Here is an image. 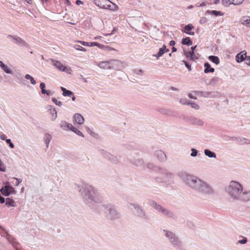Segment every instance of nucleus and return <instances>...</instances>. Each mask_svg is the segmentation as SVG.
<instances>
[{"instance_id": "nucleus-1", "label": "nucleus", "mask_w": 250, "mask_h": 250, "mask_svg": "<svg viewBox=\"0 0 250 250\" xmlns=\"http://www.w3.org/2000/svg\"><path fill=\"white\" fill-rule=\"evenodd\" d=\"M177 175L190 188L199 193L210 195L214 192L212 187L208 182L198 177L190 175L185 171L178 172Z\"/></svg>"}, {"instance_id": "nucleus-2", "label": "nucleus", "mask_w": 250, "mask_h": 250, "mask_svg": "<svg viewBox=\"0 0 250 250\" xmlns=\"http://www.w3.org/2000/svg\"><path fill=\"white\" fill-rule=\"evenodd\" d=\"M75 186L76 189L80 193L86 204L90 205L101 201L97 190L92 186L84 183L77 184Z\"/></svg>"}, {"instance_id": "nucleus-3", "label": "nucleus", "mask_w": 250, "mask_h": 250, "mask_svg": "<svg viewBox=\"0 0 250 250\" xmlns=\"http://www.w3.org/2000/svg\"><path fill=\"white\" fill-rule=\"evenodd\" d=\"M225 190L230 201H237L241 200L243 187L238 181H230L225 187Z\"/></svg>"}, {"instance_id": "nucleus-4", "label": "nucleus", "mask_w": 250, "mask_h": 250, "mask_svg": "<svg viewBox=\"0 0 250 250\" xmlns=\"http://www.w3.org/2000/svg\"><path fill=\"white\" fill-rule=\"evenodd\" d=\"M163 231L165 233V236L174 248L180 249L182 248L183 246L182 241L174 232L165 229H163Z\"/></svg>"}, {"instance_id": "nucleus-5", "label": "nucleus", "mask_w": 250, "mask_h": 250, "mask_svg": "<svg viewBox=\"0 0 250 250\" xmlns=\"http://www.w3.org/2000/svg\"><path fill=\"white\" fill-rule=\"evenodd\" d=\"M93 3L100 8L111 11H117L118 6L109 0H94Z\"/></svg>"}, {"instance_id": "nucleus-6", "label": "nucleus", "mask_w": 250, "mask_h": 250, "mask_svg": "<svg viewBox=\"0 0 250 250\" xmlns=\"http://www.w3.org/2000/svg\"><path fill=\"white\" fill-rule=\"evenodd\" d=\"M101 209L106 214L107 217L111 220L118 219L120 217V215L114 206L111 204L103 205Z\"/></svg>"}, {"instance_id": "nucleus-7", "label": "nucleus", "mask_w": 250, "mask_h": 250, "mask_svg": "<svg viewBox=\"0 0 250 250\" xmlns=\"http://www.w3.org/2000/svg\"><path fill=\"white\" fill-rule=\"evenodd\" d=\"M150 205L153 208H155L158 212L161 213L163 215L171 218H175V216L173 212L157 204L156 202L151 201Z\"/></svg>"}, {"instance_id": "nucleus-8", "label": "nucleus", "mask_w": 250, "mask_h": 250, "mask_svg": "<svg viewBox=\"0 0 250 250\" xmlns=\"http://www.w3.org/2000/svg\"><path fill=\"white\" fill-rule=\"evenodd\" d=\"M53 65L60 71L65 72L68 74L71 73V69L70 67L63 65L60 62L53 59H50Z\"/></svg>"}, {"instance_id": "nucleus-9", "label": "nucleus", "mask_w": 250, "mask_h": 250, "mask_svg": "<svg viewBox=\"0 0 250 250\" xmlns=\"http://www.w3.org/2000/svg\"><path fill=\"white\" fill-rule=\"evenodd\" d=\"M127 207L130 210L132 209V208L135 209L136 215L141 217L145 216L144 211L138 205L130 203L127 204Z\"/></svg>"}, {"instance_id": "nucleus-10", "label": "nucleus", "mask_w": 250, "mask_h": 250, "mask_svg": "<svg viewBox=\"0 0 250 250\" xmlns=\"http://www.w3.org/2000/svg\"><path fill=\"white\" fill-rule=\"evenodd\" d=\"M7 38L11 40L13 43L14 44L24 47H27L28 46V44L19 37L8 35L7 36Z\"/></svg>"}, {"instance_id": "nucleus-11", "label": "nucleus", "mask_w": 250, "mask_h": 250, "mask_svg": "<svg viewBox=\"0 0 250 250\" xmlns=\"http://www.w3.org/2000/svg\"><path fill=\"white\" fill-rule=\"evenodd\" d=\"M125 63L118 60H110V69H120L125 66Z\"/></svg>"}, {"instance_id": "nucleus-12", "label": "nucleus", "mask_w": 250, "mask_h": 250, "mask_svg": "<svg viewBox=\"0 0 250 250\" xmlns=\"http://www.w3.org/2000/svg\"><path fill=\"white\" fill-rule=\"evenodd\" d=\"M0 191L2 195L5 196H8L12 193L16 194L14 188L9 185H6L1 188Z\"/></svg>"}, {"instance_id": "nucleus-13", "label": "nucleus", "mask_w": 250, "mask_h": 250, "mask_svg": "<svg viewBox=\"0 0 250 250\" xmlns=\"http://www.w3.org/2000/svg\"><path fill=\"white\" fill-rule=\"evenodd\" d=\"M193 93L197 94L198 96L206 98H213L215 97L214 93L211 92L194 91Z\"/></svg>"}, {"instance_id": "nucleus-14", "label": "nucleus", "mask_w": 250, "mask_h": 250, "mask_svg": "<svg viewBox=\"0 0 250 250\" xmlns=\"http://www.w3.org/2000/svg\"><path fill=\"white\" fill-rule=\"evenodd\" d=\"M73 121L74 124L82 125L83 124L84 119L81 114L76 113L73 116Z\"/></svg>"}, {"instance_id": "nucleus-15", "label": "nucleus", "mask_w": 250, "mask_h": 250, "mask_svg": "<svg viewBox=\"0 0 250 250\" xmlns=\"http://www.w3.org/2000/svg\"><path fill=\"white\" fill-rule=\"evenodd\" d=\"M46 109L49 111V113L51 115V120L53 121H55L57 118V112L55 108L51 105H48Z\"/></svg>"}, {"instance_id": "nucleus-16", "label": "nucleus", "mask_w": 250, "mask_h": 250, "mask_svg": "<svg viewBox=\"0 0 250 250\" xmlns=\"http://www.w3.org/2000/svg\"><path fill=\"white\" fill-rule=\"evenodd\" d=\"M155 155L158 159L161 162H165L167 160V156L165 152L161 150H157L155 151Z\"/></svg>"}, {"instance_id": "nucleus-17", "label": "nucleus", "mask_w": 250, "mask_h": 250, "mask_svg": "<svg viewBox=\"0 0 250 250\" xmlns=\"http://www.w3.org/2000/svg\"><path fill=\"white\" fill-rule=\"evenodd\" d=\"M247 57L246 51H243L236 55L235 60L238 63H240L243 61H246Z\"/></svg>"}, {"instance_id": "nucleus-18", "label": "nucleus", "mask_w": 250, "mask_h": 250, "mask_svg": "<svg viewBox=\"0 0 250 250\" xmlns=\"http://www.w3.org/2000/svg\"><path fill=\"white\" fill-rule=\"evenodd\" d=\"M60 127L65 131L70 130L73 125L65 121H62L60 123Z\"/></svg>"}, {"instance_id": "nucleus-19", "label": "nucleus", "mask_w": 250, "mask_h": 250, "mask_svg": "<svg viewBox=\"0 0 250 250\" xmlns=\"http://www.w3.org/2000/svg\"><path fill=\"white\" fill-rule=\"evenodd\" d=\"M189 123L195 125L202 126L204 125V121L197 118L191 117L189 119Z\"/></svg>"}, {"instance_id": "nucleus-20", "label": "nucleus", "mask_w": 250, "mask_h": 250, "mask_svg": "<svg viewBox=\"0 0 250 250\" xmlns=\"http://www.w3.org/2000/svg\"><path fill=\"white\" fill-rule=\"evenodd\" d=\"M240 22L243 25L250 27V17L247 16H243L240 19Z\"/></svg>"}, {"instance_id": "nucleus-21", "label": "nucleus", "mask_w": 250, "mask_h": 250, "mask_svg": "<svg viewBox=\"0 0 250 250\" xmlns=\"http://www.w3.org/2000/svg\"><path fill=\"white\" fill-rule=\"evenodd\" d=\"M104 157L110 160L111 162L114 164H116L118 162L117 157L109 153H105Z\"/></svg>"}, {"instance_id": "nucleus-22", "label": "nucleus", "mask_w": 250, "mask_h": 250, "mask_svg": "<svg viewBox=\"0 0 250 250\" xmlns=\"http://www.w3.org/2000/svg\"><path fill=\"white\" fill-rule=\"evenodd\" d=\"M205 155L209 158L216 159L217 156L215 152L210 151L208 149H205L204 150Z\"/></svg>"}, {"instance_id": "nucleus-23", "label": "nucleus", "mask_w": 250, "mask_h": 250, "mask_svg": "<svg viewBox=\"0 0 250 250\" xmlns=\"http://www.w3.org/2000/svg\"><path fill=\"white\" fill-rule=\"evenodd\" d=\"M52 135L48 133H45L44 134L43 140L47 148L49 146V145L52 139Z\"/></svg>"}, {"instance_id": "nucleus-24", "label": "nucleus", "mask_w": 250, "mask_h": 250, "mask_svg": "<svg viewBox=\"0 0 250 250\" xmlns=\"http://www.w3.org/2000/svg\"><path fill=\"white\" fill-rule=\"evenodd\" d=\"M0 67L3 71L7 74H12V73L11 69L1 61H0Z\"/></svg>"}, {"instance_id": "nucleus-25", "label": "nucleus", "mask_w": 250, "mask_h": 250, "mask_svg": "<svg viewBox=\"0 0 250 250\" xmlns=\"http://www.w3.org/2000/svg\"><path fill=\"white\" fill-rule=\"evenodd\" d=\"M98 65L101 68L110 69V61L101 62Z\"/></svg>"}, {"instance_id": "nucleus-26", "label": "nucleus", "mask_w": 250, "mask_h": 250, "mask_svg": "<svg viewBox=\"0 0 250 250\" xmlns=\"http://www.w3.org/2000/svg\"><path fill=\"white\" fill-rule=\"evenodd\" d=\"M173 177H174V175L173 173H172L171 172H166L164 175V177L163 178H164L163 181L164 182L169 181L170 180H171L172 179H173Z\"/></svg>"}, {"instance_id": "nucleus-27", "label": "nucleus", "mask_w": 250, "mask_h": 250, "mask_svg": "<svg viewBox=\"0 0 250 250\" xmlns=\"http://www.w3.org/2000/svg\"><path fill=\"white\" fill-rule=\"evenodd\" d=\"M5 202L6 205L8 207H15L16 206V202L10 198H7Z\"/></svg>"}, {"instance_id": "nucleus-28", "label": "nucleus", "mask_w": 250, "mask_h": 250, "mask_svg": "<svg viewBox=\"0 0 250 250\" xmlns=\"http://www.w3.org/2000/svg\"><path fill=\"white\" fill-rule=\"evenodd\" d=\"M61 89L63 92L62 95L63 96L71 97V96L73 95V93L71 91L67 90L64 87H61Z\"/></svg>"}, {"instance_id": "nucleus-29", "label": "nucleus", "mask_w": 250, "mask_h": 250, "mask_svg": "<svg viewBox=\"0 0 250 250\" xmlns=\"http://www.w3.org/2000/svg\"><path fill=\"white\" fill-rule=\"evenodd\" d=\"M204 66L205 67L204 72L206 73L208 72H213L214 71V69L213 68H211L210 67V65L208 62H206L204 64Z\"/></svg>"}, {"instance_id": "nucleus-30", "label": "nucleus", "mask_w": 250, "mask_h": 250, "mask_svg": "<svg viewBox=\"0 0 250 250\" xmlns=\"http://www.w3.org/2000/svg\"><path fill=\"white\" fill-rule=\"evenodd\" d=\"M165 49H166V45H164L162 46V47H161L159 49V52H158V53L154 56L155 57H156L157 59L159 58L165 53Z\"/></svg>"}, {"instance_id": "nucleus-31", "label": "nucleus", "mask_w": 250, "mask_h": 250, "mask_svg": "<svg viewBox=\"0 0 250 250\" xmlns=\"http://www.w3.org/2000/svg\"><path fill=\"white\" fill-rule=\"evenodd\" d=\"M185 54L187 57H189L192 60H194L197 59V57L193 51L189 52H185Z\"/></svg>"}, {"instance_id": "nucleus-32", "label": "nucleus", "mask_w": 250, "mask_h": 250, "mask_svg": "<svg viewBox=\"0 0 250 250\" xmlns=\"http://www.w3.org/2000/svg\"><path fill=\"white\" fill-rule=\"evenodd\" d=\"M182 43L184 45H187L188 46H190L192 44V42L190 40L189 37H187L186 38H184L182 40Z\"/></svg>"}, {"instance_id": "nucleus-33", "label": "nucleus", "mask_w": 250, "mask_h": 250, "mask_svg": "<svg viewBox=\"0 0 250 250\" xmlns=\"http://www.w3.org/2000/svg\"><path fill=\"white\" fill-rule=\"evenodd\" d=\"M70 130L77 134L78 136H81L82 137H84L83 134L73 125L72 126V127L71 128Z\"/></svg>"}, {"instance_id": "nucleus-34", "label": "nucleus", "mask_w": 250, "mask_h": 250, "mask_svg": "<svg viewBox=\"0 0 250 250\" xmlns=\"http://www.w3.org/2000/svg\"><path fill=\"white\" fill-rule=\"evenodd\" d=\"M210 61L215 63L216 64H218L220 62L219 58L217 56H210L208 57Z\"/></svg>"}, {"instance_id": "nucleus-35", "label": "nucleus", "mask_w": 250, "mask_h": 250, "mask_svg": "<svg viewBox=\"0 0 250 250\" xmlns=\"http://www.w3.org/2000/svg\"><path fill=\"white\" fill-rule=\"evenodd\" d=\"M207 13L211 14L215 16H222L223 15V13H222L221 11H216V10H212V11H209L208 10L207 12Z\"/></svg>"}, {"instance_id": "nucleus-36", "label": "nucleus", "mask_w": 250, "mask_h": 250, "mask_svg": "<svg viewBox=\"0 0 250 250\" xmlns=\"http://www.w3.org/2000/svg\"><path fill=\"white\" fill-rule=\"evenodd\" d=\"M133 164L136 166H141L143 165L144 161L142 159H137L134 160Z\"/></svg>"}, {"instance_id": "nucleus-37", "label": "nucleus", "mask_w": 250, "mask_h": 250, "mask_svg": "<svg viewBox=\"0 0 250 250\" xmlns=\"http://www.w3.org/2000/svg\"><path fill=\"white\" fill-rule=\"evenodd\" d=\"M205 83L207 85H213L216 84V79H205Z\"/></svg>"}, {"instance_id": "nucleus-38", "label": "nucleus", "mask_w": 250, "mask_h": 250, "mask_svg": "<svg viewBox=\"0 0 250 250\" xmlns=\"http://www.w3.org/2000/svg\"><path fill=\"white\" fill-rule=\"evenodd\" d=\"M179 102L184 105H189V103H190V101L188 100L186 98H182L180 100Z\"/></svg>"}, {"instance_id": "nucleus-39", "label": "nucleus", "mask_w": 250, "mask_h": 250, "mask_svg": "<svg viewBox=\"0 0 250 250\" xmlns=\"http://www.w3.org/2000/svg\"><path fill=\"white\" fill-rule=\"evenodd\" d=\"M189 105H190L191 107L192 108L195 109V110H198L200 108V106L196 103L192 102L190 101V103H189Z\"/></svg>"}, {"instance_id": "nucleus-40", "label": "nucleus", "mask_w": 250, "mask_h": 250, "mask_svg": "<svg viewBox=\"0 0 250 250\" xmlns=\"http://www.w3.org/2000/svg\"><path fill=\"white\" fill-rule=\"evenodd\" d=\"M191 153H190V156L192 157H195L197 156L198 151L195 148H191Z\"/></svg>"}, {"instance_id": "nucleus-41", "label": "nucleus", "mask_w": 250, "mask_h": 250, "mask_svg": "<svg viewBox=\"0 0 250 250\" xmlns=\"http://www.w3.org/2000/svg\"><path fill=\"white\" fill-rule=\"evenodd\" d=\"M74 48L77 50H81V51H84V52H85L86 51V49L82 47L80 45H75L74 46H73Z\"/></svg>"}, {"instance_id": "nucleus-42", "label": "nucleus", "mask_w": 250, "mask_h": 250, "mask_svg": "<svg viewBox=\"0 0 250 250\" xmlns=\"http://www.w3.org/2000/svg\"><path fill=\"white\" fill-rule=\"evenodd\" d=\"M98 46L100 48H103L104 46L103 45L100 44L97 42H89V46Z\"/></svg>"}, {"instance_id": "nucleus-43", "label": "nucleus", "mask_w": 250, "mask_h": 250, "mask_svg": "<svg viewBox=\"0 0 250 250\" xmlns=\"http://www.w3.org/2000/svg\"><path fill=\"white\" fill-rule=\"evenodd\" d=\"M40 88L42 90V93L43 94H45L46 92V90L45 89V84L44 83H42L40 84Z\"/></svg>"}, {"instance_id": "nucleus-44", "label": "nucleus", "mask_w": 250, "mask_h": 250, "mask_svg": "<svg viewBox=\"0 0 250 250\" xmlns=\"http://www.w3.org/2000/svg\"><path fill=\"white\" fill-rule=\"evenodd\" d=\"M243 239L242 240H239L238 241V243L241 244H244L246 243L248 241L247 238L246 237L241 236Z\"/></svg>"}, {"instance_id": "nucleus-45", "label": "nucleus", "mask_w": 250, "mask_h": 250, "mask_svg": "<svg viewBox=\"0 0 250 250\" xmlns=\"http://www.w3.org/2000/svg\"><path fill=\"white\" fill-rule=\"evenodd\" d=\"M194 91H192V93H190L188 94V96L189 98L196 100L197 99V96H198L197 94L193 93Z\"/></svg>"}, {"instance_id": "nucleus-46", "label": "nucleus", "mask_w": 250, "mask_h": 250, "mask_svg": "<svg viewBox=\"0 0 250 250\" xmlns=\"http://www.w3.org/2000/svg\"><path fill=\"white\" fill-rule=\"evenodd\" d=\"M244 0H232L231 3L234 5H239L241 4Z\"/></svg>"}, {"instance_id": "nucleus-47", "label": "nucleus", "mask_w": 250, "mask_h": 250, "mask_svg": "<svg viewBox=\"0 0 250 250\" xmlns=\"http://www.w3.org/2000/svg\"><path fill=\"white\" fill-rule=\"evenodd\" d=\"M192 28L193 26L191 24H188L185 26V29L188 31H190Z\"/></svg>"}, {"instance_id": "nucleus-48", "label": "nucleus", "mask_w": 250, "mask_h": 250, "mask_svg": "<svg viewBox=\"0 0 250 250\" xmlns=\"http://www.w3.org/2000/svg\"><path fill=\"white\" fill-rule=\"evenodd\" d=\"M232 0H222V3L224 5H229L231 4H232L231 3Z\"/></svg>"}, {"instance_id": "nucleus-49", "label": "nucleus", "mask_w": 250, "mask_h": 250, "mask_svg": "<svg viewBox=\"0 0 250 250\" xmlns=\"http://www.w3.org/2000/svg\"><path fill=\"white\" fill-rule=\"evenodd\" d=\"M0 171H5V167L3 165V162L1 161V160L0 159Z\"/></svg>"}, {"instance_id": "nucleus-50", "label": "nucleus", "mask_w": 250, "mask_h": 250, "mask_svg": "<svg viewBox=\"0 0 250 250\" xmlns=\"http://www.w3.org/2000/svg\"><path fill=\"white\" fill-rule=\"evenodd\" d=\"M6 142L9 144V147L11 148H14V145L12 143L11 140L10 139H8L7 140H6Z\"/></svg>"}, {"instance_id": "nucleus-51", "label": "nucleus", "mask_w": 250, "mask_h": 250, "mask_svg": "<svg viewBox=\"0 0 250 250\" xmlns=\"http://www.w3.org/2000/svg\"><path fill=\"white\" fill-rule=\"evenodd\" d=\"M52 101L57 105L61 106L62 104L61 101H58L55 98H52Z\"/></svg>"}, {"instance_id": "nucleus-52", "label": "nucleus", "mask_w": 250, "mask_h": 250, "mask_svg": "<svg viewBox=\"0 0 250 250\" xmlns=\"http://www.w3.org/2000/svg\"><path fill=\"white\" fill-rule=\"evenodd\" d=\"M13 179L16 180V182L14 184L15 186H18L20 184V183L22 182V180L21 179H18L17 178L14 177Z\"/></svg>"}, {"instance_id": "nucleus-53", "label": "nucleus", "mask_w": 250, "mask_h": 250, "mask_svg": "<svg viewBox=\"0 0 250 250\" xmlns=\"http://www.w3.org/2000/svg\"><path fill=\"white\" fill-rule=\"evenodd\" d=\"M77 42L81 43V44H82L83 45H84V46H89V42H83V41H77Z\"/></svg>"}, {"instance_id": "nucleus-54", "label": "nucleus", "mask_w": 250, "mask_h": 250, "mask_svg": "<svg viewBox=\"0 0 250 250\" xmlns=\"http://www.w3.org/2000/svg\"><path fill=\"white\" fill-rule=\"evenodd\" d=\"M245 62L247 65H250V56L247 57Z\"/></svg>"}, {"instance_id": "nucleus-55", "label": "nucleus", "mask_w": 250, "mask_h": 250, "mask_svg": "<svg viewBox=\"0 0 250 250\" xmlns=\"http://www.w3.org/2000/svg\"><path fill=\"white\" fill-rule=\"evenodd\" d=\"M0 138L1 140L5 141H6V140L8 139H6V136L4 134H1L0 136Z\"/></svg>"}, {"instance_id": "nucleus-56", "label": "nucleus", "mask_w": 250, "mask_h": 250, "mask_svg": "<svg viewBox=\"0 0 250 250\" xmlns=\"http://www.w3.org/2000/svg\"><path fill=\"white\" fill-rule=\"evenodd\" d=\"M185 64L186 67L189 70L190 69V65L185 61H183Z\"/></svg>"}, {"instance_id": "nucleus-57", "label": "nucleus", "mask_w": 250, "mask_h": 250, "mask_svg": "<svg viewBox=\"0 0 250 250\" xmlns=\"http://www.w3.org/2000/svg\"><path fill=\"white\" fill-rule=\"evenodd\" d=\"M46 92L45 94H47V95H52L53 94L52 92L50 90H46Z\"/></svg>"}, {"instance_id": "nucleus-58", "label": "nucleus", "mask_w": 250, "mask_h": 250, "mask_svg": "<svg viewBox=\"0 0 250 250\" xmlns=\"http://www.w3.org/2000/svg\"><path fill=\"white\" fill-rule=\"evenodd\" d=\"M169 45L170 46H174L175 44V41H171L170 42H169Z\"/></svg>"}, {"instance_id": "nucleus-59", "label": "nucleus", "mask_w": 250, "mask_h": 250, "mask_svg": "<svg viewBox=\"0 0 250 250\" xmlns=\"http://www.w3.org/2000/svg\"><path fill=\"white\" fill-rule=\"evenodd\" d=\"M76 4L77 5H80V4H83V1H82L81 0H76Z\"/></svg>"}, {"instance_id": "nucleus-60", "label": "nucleus", "mask_w": 250, "mask_h": 250, "mask_svg": "<svg viewBox=\"0 0 250 250\" xmlns=\"http://www.w3.org/2000/svg\"><path fill=\"white\" fill-rule=\"evenodd\" d=\"M31 83L35 84L36 83V81L35 79H30Z\"/></svg>"}, {"instance_id": "nucleus-61", "label": "nucleus", "mask_w": 250, "mask_h": 250, "mask_svg": "<svg viewBox=\"0 0 250 250\" xmlns=\"http://www.w3.org/2000/svg\"><path fill=\"white\" fill-rule=\"evenodd\" d=\"M25 78H33V77H32L29 74H26L25 76Z\"/></svg>"}, {"instance_id": "nucleus-62", "label": "nucleus", "mask_w": 250, "mask_h": 250, "mask_svg": "<svg viewBox=\"0 0 250 250\" xmlns=\"http://www.w3.org/2000/svg\"><path fill=\"white\" fill-rule=\"evenodd\" d=\"M177 50V49L175 47H172V52H176Z\"/></svg>"}, {"instance_id": "nucleus-63", "label": "nucleus", "mask_w": 250, "mask_h": 250, "mask_svg": "<svg viewBox=\"0 0 250 250\" xmlns=\"http://www.w3.org/2000/svg\"><path fill=\"white\" fill-rule=\"evenodd\" d=\"M188 34L190 35H194V32H192V31H190V32H188Z\"/></svg>"}, {"instance_id": "nucleus-64", "label": "nucleus", "mask_w": 250, "mask_h": 250, "mask_svg": "<svg viewBox=\"0 0 250 250\" xmlns=\"http://www.w3.org/2000/svg\"><path fill=\"white\" fill-rule=\"evenodd\" d=\"M152 167H153V166L152 165H151V164H147V168H151Z\"/></svg>"}]
</instances>
